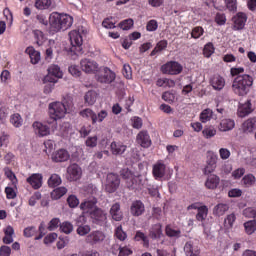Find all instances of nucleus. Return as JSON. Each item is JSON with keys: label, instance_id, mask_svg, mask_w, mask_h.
<instances>
[{"label": "nucleus", "instance_id": "obj_8", "mask_svg": "<svg viewBox=\"0 0 256 256\" xmlns=\"http://www.w3.org/2000/svg\"><path fill=\"white\" fill-rule=\"evenodd\" d=\"M68 181H79L81 179V175H83V171L81 167L77 164H71L67 168Z\"/></svg>", "mask_w": 256, "mask_h": 256}, {"label": "nucleus", "instance_id": "obj_37", "mask_svg": "<svg viewBox=\"0 0 256 256\" xmlns=\"http://www.w3.org/2000/svg\"><path fill=\"white\" fill-rule=\"evenodd\" d=\"M241 184L243 185V187H251L255 185V176H253L252 174L244 176L241 180Z\"/></svg>", "mask_w": 256, "mask_h": 256}, {"label": "nucleus", "instance_id": "obj_59", "mask_svg": "<svg viewBox=\"0 0 256 256\" xmlns=\"http://www.w3.org/2000/svg\"><path fill=\"white\" fill-rule=\"evenodd\" d=\"M122 73L126 79H131L132 77V71H131V66L129 64H124Z\"/></svg>", "mask_w": 256, "mask_h": 256}, {"label": "nucleus", "instance_id": "obj_38", "mask_svg": "<svg viewBox=\"0 0 256 256\" xmlns=\"http://www.w3.org/2000/svg\"><path fill=\"white\" fill-rule=\"evenodd\" d=\"M49 187L55 188L61 185V177L58 174H52L48 180Z\"/></svg>", "mask_w": 256, "mask_h": 256}, {"label": "nucleus", "instance_id": "obj_18", "mask_svg": "<svg viewBox=\"0 0 256 256\" xmlns=\"http://www.w3.org/2000/svg\"><path fill=\"white\" fill-rule=\"evenodd\" d=\"M32 127L36 129L40 137H47V135H50L51 133L49 126L42 124L41 122H34Z\"/></svg>", "mask_w": 256, "mask_h": 256}, {"label": "nucleus", "instance_id": "obj_19", "mask_svg": "<svg viewBox=\"0 0 256 256\" xmlns=\"http://www.w3.org/2000/svg\"><path fill=\"white\" fill-rule=\"evenodd\" d=\"M25 53H27V55H29L32 65H37V63H39V61H41V53L39 51L35 50V48L28 47V48H26Z\"/></svg>", "mask_w": 256, "mask_h": 256}, {"label": "nucleus", "instance_id": "obj_4", "mask_svg": "<svg viewBox=\"0 0 256 256\" xmlns=\"http://www.w3.org/2000/svg\"><path fill=\"white\" fill-rule=\"evenodd\" d=\"M70 37V53L74 55H82L83 54V36L77 30H73L69 33Z\"/></svg>", "mask_w": 256, "mask_h": 256}, {"label": "nucleus", "instance_id": "obj_30", "mask_svg": "<svg viewBox=\"0 0 256 256\" xmlns=\"http://www.w3.org/2000/svg\"><path fill=\"white\" fill-rule=\"evenodd\" d=\"M215 169H217V159H215L214 157H211L207 161V165L204 168V175H211V173H213Z\"/></svg>", "mask_w": 256, "mask_h": 256}, {"label": "nucleus", "instance_id": "obj_29", "mask_svg": "<svg viewBox=\"0 0 256 256\" xmlns=\"http://www.w3.org/2000/svg\"><path fill=\"white\" fill-rule=\"evenodd\" d=\"M110 147H111L112 155H123V153L127 151V146L116 143V142H112Z\"/></svg>", "mask_w": 256, "mask_h": 256}, {"label": "nucleus", "instance_id": "obj_58", "mask_svg": "<svg viewBox=\"0 0 256 256\" xmlns=\"http://www.w3.org/2000/svg\"><path fill=\"white\" fill-rule=\"evenodd\" d=\"M162 99L167 101L168 103H173L175 101V94L171 92H164L162 95Z\"/></svg>", "mask_w": 256, "mask_h": 256}, {"label": "nucleus", "instance_id": "obj_62", "mask_svg": "<svg viewBox=\"0 0 256 256\" xmlns=\"http://www.w3.org/2000/svg\"><path fill=\"white\" fill-rule=\"evenodd\" d=\"M86 147H97V136L88 137Z\"/></svg>", "mask_w": 256, "mask_h": 256}, {"label": "nucleus", "instance_id": "obj_63", "mask_svg": "<svg viewBox=\"0 0 256 256\" xmlns=\"http://www.w3.org/2000/svg\"><path fill=\"white\" fill-rule=\"evenodd\" d=\"M192 37L193 39H199V37H201V35H203V28L201 27H196L192 30Z\"/></svg>", "mask_w": 256, "mask_h": 256}, {"label": "nucleus", "instance_id": "obj_31", "mask_svg": "<svg viewBox=\"0 0 256 256\" xmlns=\"http://www.w3.org/2000/svg\"><path fill=\"white\" fill-rule=\"evenodd\" d=\"M153 175L155 179H161V177L165 176V164H155L153 166Z\"/></svg>", "mask_w": 256, "mask_h": 256}, {"label": "nucleus", "instance_id": "obj_49", "mask_svg": "<svg viewBox=\"0 0 256 256\" xmlns=\"http://www.w3.org/2000/svg\"><path fill=\"white\" fill-rule=\"evenodd\" d=\"M90 232H91V227L89 225H80L77 228V234L82 237L85 235H88V233H90Z\"/></svg>", "mask_w": 256, "mask_h": 256}, {"label": "nucleus", "instance_id": "obj_35", "mask_svg": "<svg viewBox=\"0 0 256 256\" xmlns=\"http://www.w3.org/2000/svg\"><path fill=\"white\" fill-rule=\"evenodd\" d=\"M66 193H67V188L59 187V188L54 189L51 192V197L54 200L61 199V197H63V195H65Z\"/></svg>", "mask_w": 256, "mask_h": 256}, {"label": "nucleus", "instance_id": "obj_21", "mask_svg": "<svg viewBox=\"0 0 256 256\" xmlns=\"http://www.w3.org/2000/svg\"><path fill=\"white\" fill-rule=\"evenodd\" d=\"M27 182L33 189H39L41 185H43V176H41V174H33L27 178Z\"/></svg>", "mask_w": 256, "mask_h": 256}, {"label": "nucleus", "instance_id": "obj_27", "mask_svg": "<svg viewBox=\"0 0 256 256\" xmlns=\"http://www.w3.org/2000/svg\"><path fill=\"white\" fill-rule=\"evenodd\" d=\"M149 236L151 239H161L163 237V230L161 224H155L152 226Z\"/></svg>", "mask_w": 256, "mask_h": 256}, {"label": "nucleus", "instance_id": "obj_6", "mask_svg": "<svg viewBox=\"0 0 256 256\" xmlns=\"http://www.w3.org/2000/svg\"><path fill=\"white\" fill-rule=\"evenodd\" d=\"M120 183L119 176L113 173L108 174L105 186L107 193H115L119 188Z\"/></svg>", "mask_w": 256, "mask_h": 256}, {"label": "nucleus", "instance_id": "obj_45", "mask_svg": "<svg viewBox=\"0 0 256 256\" xmlns=\"http://www.w3.org/2000/svg\"><path fill=\"white\" fill-rule=\"evenodd\" d=\"M60 230L62 231V233L69 235V233H73V224H71L70 222H63L60 225Z\"/></svg>", "mask_w": 256, "mask_h": 256}, {"label": "nucleus", "instance_id": "obj_15", "mask_svg": "<svg viewBox=\"0 0 256 256\" xmlns=\"http://www.w3.org/2000/svg\"><path fill=\"white\" fill-rule=\"evenodd\" d=\"M93 219L98 223L106 224L107 223V212L99 207H95L91 213Z\"/></svg>", "mask_w": 256, "mask_h": 256}, {"label": "nucleus", "instance_id": "obj_20", "mask_svg": "<svg viewBox=\"0 0 256 256\" xmlns=\"http://www.w3.org/2000/svg\"><path fill=\"white\" fill-rule=\"evenodd\" d=\"M120 175L123 179H126L128 187L130 189H135L133 185H135V178H133V173H131V170L124 168L121 170Z\"/></svg>", "mask_w": 256, "mask_h": 256}, {"label": "nucleus", "instance_id": "obj_34", "mask_svg": "<svg viewBox=\"0 0 256 256\" xmlns=\"http://www.w3.org/2000/svg\"><path fill=\"white\" fill-rule=\"evenodd\" d=\"M245 232L247 235H253L256 231V220H249L244 223Z\"/></svg>", "mask_w": 256, "mask_h": 256}, {"label": "nucleus", "instance_id": "obj_12", "mask_svg": "<svg viewBox=\"0 0 256 256\" xmlns=\"http://www.w3.org/2000/svg\"><path fill=\"white\" fill-rule=\"evenodd\" d=\"M232 21L234 23L235 31H240L245 27V23H247V14L240 12L232 18Z\"/></svg>", "mask_w": 256, "mask_h": 256}, {"label": "nucleus", "instance_id": "obj_32", "mask_svg": "<svg viewBox=\"0 0 256 256\" xmlns=\"http://www.w3.org/2000/svg\"><path fill=\"white\" fill-rule=\"evenodd\" d=\"M81 117H85L86 119H91L92 124L95 125L97 123V113L93 112V110L86 108L82 111H80Z\"/></svg>", "mask_w": 256, "mask_h": 256}, {"label": "nucleus", "instance_id": "obj_7", "mask_svg": "<svg viewBox=\"0 0 256 256\" xmlns=\"http://www.w3.org/2000/svg\"><path fill=\"white\" fill-rule=\"evenodd\" d=\"M183 71V66L178 62H168L162 66V73H167L168 75H179Z\"/></svg>", "mask_w": 256, "mask_h": 256}, {"label": "nucleus", "instance_id": "obj_43", "mask_svg": "<svg viewBox=\"0 0 256 256\" xmlns=\"http://www.w3.org/2000/svg\"><path fill=\"white\" fill-rule=\"evenodd\" d=\"M10 123H12L14 127H21V125H23V119L21 118V115L16 113L11 116Z\"/></svg>", "mask_w": 256, "mask_h": 256}, {"label": "nucleus", "instance_id": "obj_23", "mask_svg": "<svg viewBox=\"0 0 256 256\" xmlns=\"http://www.w3.org/2000/svg\"><path fill=\"white\" fill-rule=\"evenodd\" d=\"M184 253L187 256H199V248L192 241H189L184 246Z\"/></svg>", "mask_w": 256, "mask_h": 256}, {"label": "nucleus", "instance_id": "obj_28", "mask_svg": "<svg viewBox=\"0 0 256 256\" xmlns=\"http://www.w3.org/2000/svg\"><path fill=\"white\" fill-rule=\"evenodd\" d=\"M235 128V121L231 120V119H223L220 122L219 125V130L220 131H231L232 129Z\"/></svg>", "mask_w": 256, "mask_h": 256}, {"label": "nucleus", "instance_id": "obj_17", "mask_svg": "<svg viewBox=\"0 0 256 256\" xmlns=\"http://www.w3.org/2000/svg\"><path fill=\"white\" fill-rule=\"evenodd\" d=\"M136 141L139 145H141V147H151V138L149 137V133H147V131H141L137 135Z\"/></svg>", "mask_w": 256, "mask_h": 256}, {"label": "nucleus", "instance_id": "obj_60", "mask_svg": "<svg viewBox=\"0 0 256 256\" xmlns=\"http://www.w3.org/2000/svg\"><path fill=\"white\" fill-rule=\"evenodd\" d=\"M59 223H61L59 218H53L49 223L48 230L54 231V229H57V227H59Z\"/></svg>", "mask_w": 256, "mask_h": 256}, {"label": "nucleus", "instance_id": "obj_1", "mask_svg": "<svg viewBox=\"0 0 256 256\" xmlns=\"http://www.w3.org/2000/svg\"><path fill=\"white\" fill-rule=\"evenodd\" d=\"M50 31L59 33V31H67L73 25V17L67 14L53 12L49 17Z\"/></svg>", "mask_w": 256, "mask_h": 256}, {"label": "nucleus", "instance_id": "obj_42", "mask_svg": "<svg viewBox=\"0 0 256 256\" xmlns=\"http://www.w3.org/2000/svg\"><path fill=\"white\" fill-rule=\"evenodd\" d=\"M60 103L65 107L66 111H69L73 107V97L66 95Z\"/></svg>", "mask_w": 256, "mask_h": 256}, {"label": "nucleus", "instance_id": "obj_53", "mask_svg": "<svg viewBox=\"0 0 256 256\" xmlns=\"http://www.w3.org/2000/svg\"><path fill=\"white\" fill-rule=\"evenodd\" d=\"M67 203H68L69 207L74 209V207H77V205H79V199H77V197L75 195H71L68 197Z\"/></svg>", "mask_w": 256, "mask_h": 256}, {"label": "nucleus", "instance_id": "obj_46", "mask_svg": "<svg viewBox=\"0 0 256 256\" xmlns=\"http://www.w3.org/2000/svg\"><path fill=\"white\" fill-rule=\"evenodd\" d=\"M244 217H247L248 219H254L256 221V208H246L243 210Z\"/></svg>", "mask_w": 256, "mask_h": 256}, {"label": "nucleus", "instance_id": "obj_57", "mask_svg": "<svg viewBox=\"0 0 256 256\" xmlns=\"http://www.w3.org/2000/svg\"><path fill=\"white\" fill-rule=\"evenodd\" d=\"M69 73L73 75V77H81V71L79 70V66L72 65L68 68Z\"/></svg>", "mask_w": 256, "mask_h": 256}, {"label": "nucleus", "instance_id": "obj_2", "mask_svg": "<svg viewBox=\"0 0 256 256\" xmlns=\"http://www.w3.org/2000/svg\"><path fill=\"white\" fill-rule=\"evenodd\" d=\"M251 87H253V77L248 74L238 75L232 83L233 92L240 97H245L251 91Z\"/></svg>", "mask_w": 256, "mask_h": 256}, {"label": "nucleus", "instance_id": "obj_52", "mask_svg": "<svg viewBox=\"0 0 256 256\" xmlns=\"http://www.w3.org/2000/svg\"><path fill=\"white\" fill-rule=\"evenodd\" d=\"M203 53L205 57H210L212 53H215V48L212 43H208L205 45Z\"/></svg>", "mask_w": 256, "mask_h": 256}, {"label": "nucleus", "instance_id": "obj_51", "mask_svg": "<svg viewBox=\"0 0 256 256\" xmlns=\"http://www.w3.org/2000/svg\"><path fill=\"white\" fill-rule=\"evenodd\" d=\"M97 205V198H93L92 200L85 201L81 204L82 209H93V206Z\"/></svg>", "mask_w": 256, "mask_h": 256}, {"label": "nucleus", "instance_id": "obj_14", "mask_svg": "<svg viewBox=\"0 0 256 256\" xmlns=\"http://www.w3.org/2000/svg\"><path fill=\"white\" fill-rule=\"evenodd\" d=\"M130 212L133 217H140V215L145 213V205L140 200H136L132 203Z\"/></svg>", "mask_w": 256, "mask_h": 256}, {"label": "nucleus", "instance_id": "obj_40", "mask_svg": "<svg viewBox=\"0 0 256 256\" xmlns=\"http://www.w3.org/2000/svg\"><path fill=\"white\" fill-rule=\"evenodd\" d=\"M36 9H49L51 7V0H36L35 2Z\"/></svg>", "mask_w": 256, "mask_h": 256}, {"label": "nucleus", "instance_id": "obj_56", "mask_svg": "<svg viewBox=\"0 0 256 256\" xmlns=\"http://www.w3.org/2000/svg\"><path fill=\"white\" fill-rule=\"evenodd\" d=\"M131 121L134 129H141L143 127V120L141 118L133 117Z\"/></svg>", "mask_w": 256, "mask_h": 256}, {"label": "nucleus", "instance_id": "obj_50", "mask_svg": "<svg viewBox=\"0 0 256 256\" xmlns=\"http://www.w3.org/2000/svg\"><path fill=\"white\" fill-rule=\"evenodd\" d=\"M115 235L120 241H125V239H127V234L123 231V227L121 226L116 228Z\"/></svg>", "mask_w": 256, "mask_h": 256}, {"label": "nucleus", "instance_id": "obj_22", "mask_svg": "<svg viewBox=\"0 0 256 256\" xmlns=\"http://www.w3.org/2000/svg\"><path fill=\"white\" fill-rule=\"evenodd\" d=\"M210 83L215 91H221L225 87V78L216 75L211 79Z\"/></svg>", "mask_w": 256, "mask_h": 256}, {"label": "nucleus", "instance_id": "obj_25", "mask_svg": "<svg viewBox=\"0 0 256 256\" xmlns=\"http://www.w3.org/2000/svg\"><path fill=\"white\" fill-rule=\"evenodd\" d=\"M252 112L253 109H251V101H247L244 104H241L238 108L239 117H247V115H249Z\"/></svg>", "mask_w": 256, "mask_h": 256}, {"label": "nucleus", "instance_id": "obj_16", "mask_svg": "<svg viewBox=\"0 0 256 256\" xmlns=\"http://www.w3.org/2000/svg\"><path fill=\"white\" fill-rule=\"evenodd\" d=\"M69 152L65 149H60L52 154V161L54 163H63L69 161Z\"/></svg>", "mask_w": 256, "mask_h": 256}, {"label": "nucleus", "instance_id": "obj_13", "mask_svg": "<svg viewBox=\"0 0 256 256\" xmlns=\"http://www.w3.org/2000/svg\"><path fill=\"white\" fill-rule=\"evenodd\" d=\"M109 214L113 221H123V212L121 211V204L119 202L111 206Z\"/></svg>", "mask_w": 256, "mask_h": 256}, {"label": "nucleus", "instance_id": "obj_48", "mask_svg": "<svg viewBox=\"0 0 256 256\" xmlns=\"http://www.w3.org/2000/svg\"><path fill=\"white\" fill-rule=\"evenodd\" d=\"M202 133L206 139H211V137H215V135H217V130H215V128L213 127H208V128H204Z\"/></svg>", "mask_w": 256, "mask_h": 256}, {"label": "nucleus", "instance_id": "obj_36", "mask_svg": "<svg viewBox=\"0 0 256 256\" xmlns=\"http://www.w3.org/2000/svg\"><path fill=\"white\" fill-rule=\"evenodd\" d=\"M85 103H88V105H95V102L97 101V93L95 91H88L85 96Z\"/></svg>", "mask_w": 256, "mask_h": 256}, {"label": "nucleus", "instance_id": "obj_39", "mask_svg": "<svg viewBox=\"0 0 256 256\" xmlns=\"http://www.w3.org/2000/svg\"><path fill=\"white\" fill-rule=\"evenodd\" d=\"M208 211L207 206H201L198 208V213L196 215L197 221H205V219H207Z\"/></svg>", "mask_w": 256, "mask_h": 256}, {"label": "nucleus", "instance_id": "obj_26", "mask_svg": "<svg viewBox=\"0 0 256 256\" xmlns=\"http://www.w3.org/2000/svg\"><path fill=\"white\" fill-rule=\"evenodd\" d=\"M220 179L215 174H210L205 182L207 189H217Z\"/></svg>", "mask_w": 256, "mask_h": 256}, {"label": "nucleus", "instance_id": "obj_11", "mask_svg": "<svg viewBox=\"0 0 256 256\" xmlns=\"http://www.w3.org/2000/svg\"><path fill=\"white\" fill-rule=\"evenodd\" d=\"M103 241H105V234L101 231H94L86 238V242L90 243V245H97L98 243H103Z\"/></svg>", "mask_w": 256, "mask_h": 256}, {"label": "nucleus", "instance_id": "obj_24", "mask_svg": "<svg viewBox=\"0 0 256 256\" xmlns=\"http://www.w3.org/2000/svg\"><path fill=\"white\" fill-rule=\"evenodd\" d=\"M256 129V118H249L242 124L243 133H253Z\"/></svg>", "mask_w": 256, "mask_h": 256}, {"label": "nucleus", "instance_id": "obj_54", "mask_svg": "<svg viewBox=\"0 0 256 256\" xmlns=\"http://www.w3.org/2000/svg\"><path fill=\"white\" fill-rule=\"evenodd\" d=\"M35 233H37V229L35 228V226H29L24 229V237H33Z\"/></svg>", "mask_w": 256, "mask_h": 256}, {"label": "nucleus", "instance_id": "obj_47", "mask_svg": "<svg viewBox=\"0 0 256 256\" xmlns=\"http://www.w3.org/2000/svg\"><path fill=\"white\" fill-rule=\"evenodd\" d=\"M133 27V19L129 18L119 23V28L123 31H129Z\"/></svg>", "mask_w": 256, "mask_h": 256}, {"label": "nucleus", "instance_id": "obj_64", "mask_svg": "<svg viewBox=\"0 0 256 256\" xmlns=\"http://www.w3.org/2000/svg\"><path fill=\"white\" fill-rule=\"evenodd\" d=\"M11 255V247L9 246H1L0 247V256H10Z\"/></svg>", "mask_w": 256, "mask_h": 256}, {"label": "nucleus", "instance_id": "obj_61", "mask_svg": "<svg viewBox=\"0 0 256 256\" xmlns=\"http://www.w3.org/2000/svg\"><path fill=\"white\" fill-rule=\"evenodd\" d=\"M157 27H159V25L157 24V20H150L147 23L146 29L147 31H157Z\"/></svg>", "mask_w": 256, "mask_h": 256}, {"label": "nucleus", "instance_id": "obj_55", "mask_svg": "<svg viewBox=\"0 0 256 256\" xmlns=\"http://www.w3.org/2000/svg\"><path fill=\"white\" fill-rule=\"evenodd\" d=\"M166 235L168 237H179V235L181 234V231L179 230H173L171 227L166 226Z\"/></svg>", "mask_w": 256, "mask_h": 256}, {"label": "nucleus", "instance_id": "obj_44", "mask_svg": "<svg viewBox=\"0 0 256 256\" xmlns=\"http://www.w3.org/2000/svg\"><path fill=\"white\" fill-rule=\"evenodd\" d=\"M136 241H143L144 247H149V238L145 235V233L138 231L135 235Z\"/></svg>", "mask_w": 256, "mask_h": 256}, {"label": "nucleus", "instance_id": "obj_10", "mask_svg": "<svg viewBox=\"0 0 256 256\" xmlns=\"http://www.w3.org/2000/svg\"><path fill=\"white\" fill-rule=\"evenodd\" d=\"M80 67L84 73H95L99 69L97 62L87 58L80 61Z\"/></svg>", "mask_w": 256, "mask_h": 256}, {"label": "nucleus", "instance_id": "obj_5", "mask_svg": "<svg viewBox=\"0 0 256 256\" xmlns=\"http://www.w3.org/2000/svg\"><path fill=\"white\" fill-rule=\"evenodd\" d=\"M63 77L61 68L57 65H52L48 68V75L44 77L43 83H57V79Z\"/></svg>", "mask_w": 256, "mask_h": 256}, {"label": "nucleus", "instance_id": "obj_3", "mask_svg": "<svg viewBox=\"0 0 256 256\" xmlns=\"http://www.w3.org/2000/svg\"><path fill=\"white\" fill-rule=\"evenodd\" d=\"M67 113V108L61 102H54L49 105L50 119L47 120L48 125H57V119H63Z\"/></svg>", "mask_w": 256, "mask_h": 256}, {"label": "nucleus", "instance_id": "obj_33", "mask_svg": "<svg viewBox=\"0 0 256 256\" xmlns=\"http://www.w3.org/2000/svg\"><path fill=\"white\" fill-rule=\"evenodd\" d=\"M227 211H229V205L220 203L214 207L213 214L217 215V217H221L225 215Z\"/></svg>", "mask_w": 256, "mask_h": 256}, {"label": "nucleus", "instance_id": "obj_9", "mask_svg": "<svg viewBox=\"0 0 256 256\" xmlns=\"http://www.w3.org/2000/svg\"><path fill=\"white\" fill-rule=\"evenodd\" d=\"M115 73L109 68H104L101 73L97 76V81L99 83H113L115 81Z\"/></svg>", "mask_w": 256, "mask_h": 256}, {"label": "nucleus", "instance_id": "obj_41", "mask_svg": "<svg viewBox=\"0 0 256 256\" xmlns=\"http://www.w3.org/2000/svg\"><path fill=\"white\" fill-rule=\"evenodd\" d=\"M211 117H213V111L211 109H205L201 114H200V121L202 123H207V121L211 120Z\"/></svg>", "mask_w": 256, "mask_h": 256}]
</instances>
